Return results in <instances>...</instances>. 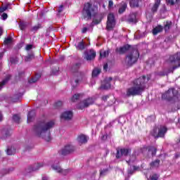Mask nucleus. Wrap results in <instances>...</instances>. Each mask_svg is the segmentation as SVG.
Returning <instances> with one entry per match:
<instances>
[{
    "mask_svg": "<svg viewBox=\"0 0 180 180\" xmlns=\"http://www.w3.org/2000/svg\"><path fill=\"white\" fill-rule=\"evenodd\" d=\"M54 121L51 120L47 122H39L33 127V131L36 136L44 139L46 141H50L51 140V136L50 134V129L54 127Z\"/></svg>",
    "mask_w": 180,
    "mask_h": 180,
    "instance_id": "nucleus-1",
    "label": "nucleus"
},
{
    "mask_svg": "<svg viewBox=\"0 0 180 180\" xmlns=\"http://www.w3.org/2000/svg\"><path fill=\"white\" fill-rule=\"evenodd\" d=\"M148 81H150V77H147L146 75L135 79L132 82L133 86L127 89V96H140L146 91V84Z\"/></svg>",
    "mask_w": 180,
    "mask_h": 180,
    "instance_id": "nucleus-2",
    "label": "nucleus"
},
{
    "mask_svg": "<svg viewBox=\"0 0 180 180\" xmlns=\"http://www.w3.org/2000/svg\"><path fill=\"white\" fill-rule=\"evenodd\" d=\"M140 58V53L138 49H132L128 53L126 54L125 58L124 60V64L127 68L133 67L135 64H137Z\"/></svg>",
    "mask_w": 180,
    "mask_h": 180,
    "instance_id": "nucleus-3",
    "label": "nucleus"
},
{
    "mask_svg": "<svg viewBox=\"0 0 180 180\" xmlns=\"http://www.w3.org/2000/svg\"><path fill=\"white\" fill-rule=\"evenodd\" d=\"M180 52H177L174 55H170L169 58L166 60L167 64L169 65H173L171 69H169L167 74L172 72L174 74V70L179 68L180 67Z\"/></svg>",
    "mask_w": 180,
    "mask_h": 180,
    "instance_id": "nucleus-4",
    "label": "nucleus"
},
{
    "mask_svg": "<svg viewBox=\"0 0 180 180\" xmlns=\"http://www.w3.org/2000/svg\"><path fill=\"white\" fill-rule=\"evenodd\" d=\"M178 95H179V93L177 90L174 88H171L162 95V99L168 101V102H175L179 99Z\"/></svg>",
    "mask_w": 180,
    "mask_h": 180,
    "instance_id": "nucleus-5",
    "label": "nucleus"
},
{
    "mask_svg": "<svg viewBox=\"0 0 180 180\" xmlns=\"http://www.w3.org/2000/svg\"><path fill=\"white\" fill-rule=\"evenodd\" d=\"M91 16H93V20L91 22V26L99 25L103 19L102 13H98V5L91 6Z\"/></svg>",
    "mask_w": 180,
    "mask_h": 180,
    "instance_id": "nucleus-6",
    "label": "nucleus"
},
{
    "mask_svg": "<svg viewBox=\"0 0 180 180\" xmlns=\"http://www.w3.org/2000/svg\"><path fill=\"white\" fill-rule=\"evenodd\" d=\"M167 131H168V129L165 126H160L158 129H153L151 135L155 137V139H160V137H164Z\"/></svg>",
    "mask_w": 180,
    "mask_h": 180,
    "instance_id": "nucleus-7",
    "label": "nucleus"
},
{
    "mask_svg": "<svg viewBox=\"0 0 180 180\" xmlns=\"http://www.w3.org/2000/svg\"><path fill=\"white\" fill-rule=\"evenodd\" d=\"M115 26H116V20H115V15L110 13L108 15L106 30H113Z\"/></svg>",
    "mask_w": 180,
    "mask_h": 180,
    "instance_id": "nucleus-8",
    "label": "nucleus"
},
{
    "mask_svg": "<svg viewBox=\"0 0 180 180\" xmlns=\"http://www.w3.org/2000/svg\"><path fill=\"white\" fill-rule=\"evenodd\" d=\"M131 153V149L122 148L120 149H117L116 158L119 160L122 157H128Z\"/></svg>",
    "mask_w": 180,
    "mask_h": 180,
    "instance_id": "nucleus-9",
    "label": "nucleus"
},
{
    "mask_svg": "<svg viewBox=\"0 0 180 180\" xmlns=\"http://www.w3.org/2000/svg\"><path fill=\"white\" fill-rule=\"evenodd\" d=\"M75 151V147L72 145H66L61 150L59 151L60 155H68Z\"/></svg>",
    "mask_w": 180,
    "mask_h": 180,
    "instance_id": "nucleus-10",
    "label": "nucleus"
},
{
    "mask_svg": "<svg viewBox=\"0 0 180 180\" xmlns=\"http://www.w3.org/2000/svg\"><path fill=\"white\" fill-rule=\"evenodd\" d=\"M89 105H91V98H88L83 100L79 104H77V108L82 110L83 109H85V108H88Z\"/></svg>",
    "mask_w": 180,
    "mask_h": 180,
    "instance_id": "nucleus-11",
    "label": "nucleus"
},
{
    "mask_svg": "<svg viewBox=\"0 0 180 180\" xmlns=\"http://www.w3.org/2000/svg\"><path fill=\"white\" fill-rule=\"evenodd\" d=\"M52 169L54 171H56L58 174H62V175H68V174H70V172L71 171L70 169H61V167H60V165H53Z\"/></svg>",
    "mask_w": 180,
    "mask_h": 180,
    "instance_id": "nucleus-12",
    "label": "nucleus"
},
{
    "mask_svg": "<svg viewBox=\"0 0 180 180\" xmlns=\"http://www.w3.org/2000/svg\"><path fill=\"white\" fill-rule=\"evenodd\" d=\"M131 48V45L126 44V45H124L123 46L120 47V48H117L115 49V51H116V53H119L120 55L126 54V53H127V51H129Z\"/></svg>",
    "mask_w": 180,
    "mask_h": 180,
    "instance_id": "nucleus-13",
    "label": "nucleus"
},
{
    "mask_svg": "<svg viewBox=\"0 0 180 180\" xmlns=\"http://www.w3.org/2000/svg\"><path fill=\"white\" fill-rule=\"evenodd\" d=\"M72 111L71 110H68V111H65L64 112H63L60 115V119L61 120H71V119H72Z\"/></svg>",
    "mask_w": 180,
    "mask_h": 180,
    "instance_id": "nucleus-14",
    "label": "nucleus"
},
{
    "mask_svg": "<svg viewBox=\"0 0 180 180\" xmlns=\"http://www.w3.org/2000/svg\"><path fill=\"white\" fill-rule=\"evenodd\" d=\"M83 13L84 16L87 15L88 19H91V3L88 2L87 4H84Z\"/></svg>",
    "mask_w": 180,
    "mask_h": 180,
    "instance_id": "nucleus-15",
    "label": "nucleus"
},
{
    "mask_svg": "<svg viewBox=\"0 0 180 180\" xmlns=\"http://www.w3.org/2000/svg\"><path fill=\"white\" fill-rule=\"evenodd\" d=\"M89 139V137H88L85 134H80L77 136V142L79 144H86L88 143V140Z\"/></svg>",
    "mask_w": 180,
    "mask_h": 180,
    "instance_id": "nucleus-16",
    "label": "nucleus"
},
{
    "mask_svg": "<svg viewBox=\"0 0 180 180\" xmlns=\"http://www.w3.org/2000/svg\"><path fill=\"white\" fill-rule=\"evenodd\" d=\"M12 135V131L9 129H3L0 132V139L5 140V139H8V137H11Z\"/></svg>",
    "mask_w": 180,
    "mask_h": 180,
    "instance_id": "nucleus-17",
    "label": "nucleus"
},
{
    "mask_svg": "<svg viewBox=\"0 0 180 180\" xmlns=\"http://www.w3.org/2000/svg\"><path fill=\"white\" fill-rule=\"evenodd\" d=\"M126 9H127V3L122 1L120 4L118 13L122 15V13H124L126 12Z\"/></svg>",
    "mask_w": 180,
    "mask_h": 180,
    "instance_id": "nucleus-18",
    "label": "nucleus"
},
{
    "mask_svg": "<svg viewBox=\"0 0 180 180\" xmlns=\"http://www.w3.org/2000/svg\"><path fill=\"white\" fill-rule=\"evenodd\" d=\"M171 27H172V22L171 21L167 20L164 22L163 30H165V33H168L171 30Z\"/></svg>",
    "mask_w": 180,
    "mask_h": 180,
    "instance_id": "nucleus-19",
    "label": "nucleus"
},
{
    "mask_svg": "<svg viewBox=\"0 0 180 180\" xmlns=\"http://www.w3.org/2000/svg\"><path fill=\"white\" fill-rule=\"evenodd\" d=\"M160 5H161V0H155V4L151 8L152 13H155L158 11V8H160Z\"/></svg>",
    "mask_w": 180,
    "mask_h": 180,
    "instance_id": "nucleus-20",
    "label": "nucleus"
},
{
    "mask_svg": "<svg viewBox=\"0 0 180 180\" xmlns=\"http://www.w3.org/2000/svg\"><path fill=\"white\" fill-rule=\"evenodd\" d=\"M140 3H141V0H130L129 6L131 8H139Z\"/></svg>",
    "mask_w": 180,
    "mask_h": 180,
    "instance_id": "nucleus-21",
    "label": "nucleus"
},
{
    "mask_svg": "<svg viewBox=\"0 0 180 180\" xmlns=\"http://www.w3.org/2000/svg\"><path fill=\"white\" fill-rule=\"evenodd\" d=\"M162 30H164V27H162V25H159L156 26L153 30V36H157V34L158 33H161V32H162Z\"/></svg>",
    "mask_w": 180,
    "mask_h": 180,
    "instance_id": "nucleus-22",
    "label": "nucleus"
},
{
    "mask_svg": "<svg viewBox=\"0 0 180 180\" xmlns=\"http://www.w3.org/2000/svg\"><path fill=\"white\" fill-rule=\"evenodd\" d=\"M89 46V44H85L84 41H82L77 44V46H76L77 50L82 51L84 49H86Z\"/></svg>",
    "mask_w": 180,
    "mask_h": 180,
    "instance_id": "nucleus-23",
    "label": "nucleus"
},
{
    "mask_svg": "<svg viewBox=\"0 0 180 180\" xmlns=\"http://www.w3.org/2000/svg\"><path fill=\"white\" fill-rule=\"evenodd\" d=\"M34 116H36V112L34 110L30 111L27 115V123H30V122H33V120L34 119Z\"/></svg>",
    "mask_w": 180,
    "mask_h": 180,
    "instance_id": "nucleus-24",
    "label": "nucleus"
},
{
    "mask_svg": "<svg viewBox=\"0 0 180 180\" xmlns=\"http://www.w3.org/2000/svg\"><path fill=\"white\" fill-rule=\"evenodd\" d=\"M127 20L129 23H137V15L136 13H131Z\"/></svg>",
    "mask_w": 180,
    "mask_h": 180,
    "instance_id": "nucleus-25",
    "label": "nucleus"
},
{
    "mask_svg": "<svg viewBox=\"0 0 180 180\" xmlns=\"http://www.w3.org/2000/svg\"><path fill=\"white\" fill-rule=\"evenodd\" d=\"M148 153H151L152 157L157 155V148L155 146H148Z\"/></svg>",
    "mask_w": 180,
    "mask_h": 180,
    "instance_id": "nucleus-26",
    "label": "nucleus"
},
{
    "mask_svg": "<svg viewBox=\"0 0 180 180\" xmlns=\"http://www.w3.org/2000/svg\"><path fill=\"white\" fill-rule=\"evenodd\" d=\"M160 162H161V161L159 159H156L155 160L151 162L150 163V168H158V167H160Z\"/></svg>",
    "mask_w": 180,
    "mask_h": 180,
    "instance_id": "nucleus-27",
    "label": "nucleus"
},
{
    "mask_svg": "<svg viewBox=\"0 0 180 180\" xmlns=\"http://www.w3.org/2000/svg\"><path fill=\"white\" fill-rule=\"evenodd\" d=\"M11 79V75H8L5 79H4L1 82H0V91L4 88V85L8 83V81Z\"/></svg>",
    "mask_w": 180,
    "mask_h": 180,
    "instance_id": "nucleus-28",
    "label": "nucleus"
},
{
    "mask_svg": "<svg viewBox=\"0 0 180 180\" xmlns=\"http://www.w3.org/2000/svg\"><path fill=\"white\" fill-rule=\"evenodd\" d=\"M16 153V149H15V147H8L6 149V153L7 155H13Z\"/></svg>",
    "mask_w": 180,
    "mask_h": 180,
    "instance_id": "nucleus-29",
    "label": "nucleus"
},
{
    "mask_svg": "<svg viewBox=\"0 0 180 180\" xmlns=\"http://www.w3.org/2000/svg\"><path fill=\"white\" fill-rule=\"evenodd\" d=\"M109 53H110L109 50H107V51L101 50L100 58H106V57L109 56Z\"/></svg>",
    "mask_w": 180,
    "mask_h": 180,
    "instance_id": "nucleus-30",
    "label": "nucleus"
},
{
    "mask_svg": "<svg viewBox=\"0 0 180 180\" xmlns=\"http://www.w3.org/2000/svg\"><path fill=\"white\" fill-rule=\"evenodd\" d=\"M101 69L99 68H95L94 70H93L92 73H91V77L94 78L95 77H98L99 75V74H101Z\"/></svg>",
    "mask_w": 180,
    "mask_h": 180,
    "instance_id": "nucleus-31",
    "label": "nucleus"
},
{
    "mask_svg": "<svg viewBox=\"0 0 180 180\" xmlns=\"http://www.w3.org/2000/svg\"><path fill=\"white\" fill-rule=\"evenodd\" d=\"M84 54L85 60H87V61L91 60V49L85 51Z\"/></svg>",
    "mask_w": 180,
    "mask_h": 180,
    "instance_id": "nucleus-32",
    "label": "nucleus"
},
{
    "mask_svg": "<svg viewBox=\"0 0 180 180\" xmlns=\"http://www.w3.org/2000/svg\"><path fill=\"white\" fill-rule=\"evenodd\" d=\"M79 67H81V63H77L75 64V65L72 67V72H78V70H79Z\"/></svg>",
    "mask_w": 180,
    "mask_h": 180,
    "instance_id": "nucleus-33",
    "label": "nucleus"
},
{
    "mask_svg": "<svg viewBox=\"0 0 180 180\" xmlns=\"http://www.w3.org/2000/svg\"><path fill=\"white\" fill-rule=\"evenodd\" d=\"M110 86H111L110 82L105 80V83L103 84H102L101 89H110Z\"/></svg>",
    "mask_w": 180,
    "mask_h": 180,
    "instance_id": "nucleus-34",
    "label": "nucleus"
},
{
    "mask_svg": "<svg viewBox=\"0 0 180 180\" xmlns=\"http://www.w3.org/2000/svg\"><path fill=\"white\" fill-rule=\"evenodd\" d=\"M81 96H82V94H75L71 98L72 102H77V101H78Z\"/></svg>",
    "mask_w": 180,
    "mask_h": 180,
    "instance_id": "nucleus-35",
    "label": "nucleus"
},
{
    "mask_svg": "<svg viewBox=\"0 0 180 180\" xmlns=\"http://www.w3.org/2000/svg\"><path fill=\"white\" fill-rule=\"evenodd\" d=\"M43 167V164L37 163L35 164L32 167V171H37V169H39Z\"/></svg>",
    "mask_w": 180,
    "mask_h": 180,
    "instance_id": "nucleus-36",
    "label": "nucleus"
},
{
    "mask_svg": "<svg viewBox=\"0 0 180 180\" xmlns=\"http://www.w3.org/2000/svg\"><path fill=\"white\" fill-rule=\"evenodd\" d=\"M22 96L23 94L19 93L18 94L15 96L14 98H13V102H19V100L20 99V98H22Z\"/></svg>",
    "mask_w": 180,
    "mask_h": 180,
    "instance_id": "nucleus-37",
    "label": "nucleus"
},
{
    "mask_svg": "<svg viewBox=\"0 0 180 180\" xmlns=\"http://www.w3.org/2000/svg\"><path fill=\"white\" fill-rule=\"evenodd\" d=\"M13 120L14 122H15V123H20V116L19 115H17V114L14 115L13 116Z\"/></svg>",
    "mask_w": 180,
    "mask_h": 180,
    "instance_id": "nucleus-38",
    "label": "nucleus"
},
{
    "mask_svg": "<svg viewBox=\"0 0 180 180\" xmlns=\"http://www.w3.org/2000/svg\"><path fill=\"white\" fill-rule=\"evenodd\" d=\"M27 27V22H21L19 23V27L20 30H25V29H26Z\"/></svg>",
    "mask_w": 180,
    "mask_h": 180,
    "instance_id": "nucleus-39",
    "label": "nucleus"
},
{
    "mask_svg": "<svg viewBox=\"0 0 180 180\" xmlns=\"http://www.w3.org/2000/svg\"><path fill=\"white\" fill-rule=\"evenodd\" d=\"M33 58H34V54L31 53L25 57V61L27 62L32 61Z\"/></svg>",
    "mask_w": 180,
    "mask_h": 180,
    "instance_id": "nucleus-40",
    "label": "nucleus"
},
{
    "mask_svg": "<svg viewBox=\"0 0 180 180\" xmlns=\"http://www.w3.org/2000/svg\"><path fill=\"white\" fill-rule=\"evenodd\" d=\"M39 78H40V75H37L34 78L30 79V81H29L30 84H33L34 82H37V79H39Z\"/></svg>",
    "mask_w": 180,
    "mask_h": 180,
    "instance_id": "nucleus-41",
    "label": "nucleus"
},
{
    "mask_svg": "<svg viewBox=\"0 0 180 180\" xmlns=\"http://www.w3.org/2000/svg\"><path fill=\"white\" fill-rule=\"evenodd\" d=\"M18 62H19V60L18 59V58L16 57L10 58V63H11V64H18Z\"/></svg>",
    "mask_w": 180,
    "mask_h": 180,
    "instance_id": "nucleus-42",
    "label": "nucleus"
},
{
    "mask_svg": "<svg viewBox=\"0 0 180 180\" xmlns=\"http://www.w3.org/2000/svg\"><path fill=\"white\" fill-rule=\"evenodd\" d=\"M4 44H11V43H12V37H8L4 39Z\"/></svg>",
    "mask_w": 180,
    "mask_h": 180,
    "instance_id": "nucleus-43",
    "label": "nucleus"
},
{
    "mask_svg": "<svg viewBox=\"0 0 180 180\" xmlns=\"http://www.w3.org/2000/svg\"><path fill=\"white\" fill-rule=\"evenodd\" d=\"M160 178V174L157 173H154L152 176H150V180H158Z\"/></svg>",
    "mask_w": 180,
    "mask_h": 180,
    "instance_id": "nucleus-44",
    "label": "nucleus"
},
{
    "mask_svg": "<svg viewBox=\"0 0 180 180\" xmlns=\"http://www.w3.org/2000/svg\"><path fill=\"white\" fill-rule=\"evenodd\" d=\"M109 171V169H103L100 170L101 176H103V175H106V173Z\"/></svg>",
    "mask_w": 180,
    "mask_h": 180,
    "instance_id": "nucleus-45",
    "label": "nucleus"
},
{
    "mask_svg": "<svg viewBox=\"0 0 180 180\" xmlns=\"http://www.w3.org/2000/svg\"><path fill=\"white\" fill-rule=\"evenodd\" d=\"M40 27H41V25L40 24H38L37 25H35L32 28V31L37 32V30H39V29H40Z\"/></svg>",
    "mask_w": 180,
    "mask_h": 180,
    "instance_id": "nucleus-46",
    "label": "nucleus"
},
{
    "mask_svg": "<svg viewBox=\"0 0 180 180\" xmlns=\"http://www.w3.org/2000/svg\"><path fill=\"white\" fill-rule=\"evenodd\" d=\"M147 151H148V146H143L141 148V152L142 154H146Z\"/></svg>",
    "mask_w": 180,
    "mask_h": 180,
    "instance_id": "nucleus-47",
    "label": "nucleus"
},
{
    "mask_svg": "<svg viewBox=\"0 0 180 180\" xmlns=\"http://www.w3.org/2000/svg\"><path fill=\"white\" fill-rule=\"evenodd\" d=\"M54 106L56 108H61L63 106V101H57L55 103Z\"/></svg>",
    "mask_w": 180,
    "mask_h": 180,
    "instance_id": "nucleus-48",
    "label": "nucleus"
},
{
    "mask_svg": "<svg viewBox=\"0 0 180 180\" xmlns=\"http://www.w3.org/2000/svg\"><path fill=\"white\" fill-rule=\"evenodd\" d=\"M166 4L167 5H171L172 6H174L175 5V1L174 0H165Z\"/></svg>",
    "mask_w": 180,
    "mask_h": 180,
    "instance_id": "nucleus-49",
    "label": "nucleus"
},
{
    "mask_svg": "<svg viewBox=\"0 0 180 180\" xmlns=\"http://www.w3.org/2000/svg\"><path fill=\"white\" fill-rule=\"evenodd\" d=\"M96 57V52L94 50H91V60L95 58Z\"/></svg>",
    "mask_w": 180,
    "mask_h": 180,
    "instance_id": "nucleus-50",
    "label": "nucleus"
},
{
    "mask_svg": "<svg viewBox=\"0 0 180 180\" xmlns=\"http://www.w3.org/2000/svg\"><path fill=\"white\" fill-rule=\"evenodd\" d=\"M158 75L159 77H165V75H168V74H167V72L165 71H161L158 72Z\"/></svg>",
    "mask_w": 180,
    "mask_h": 180,
    "instance_id": "nucleus-51",
    "label": "nucleus"
},
{
    "mask_svg": "<svg viewBox=\"0 0 180 180\" xmlns=\"http://www.w3.org/2000/svg\"><path fill=\"white\" fill-rule=\"evenodd\" d=\"M110 96L109 95H106V96H103L101 97L102 101H103L104 102H106V101H108V99H109Z\"/></svg>",
    "mask_w": 180,
    "mask_h": 180,
    "instance_id": "nucleus-52",
    "label": "nucleus"
},
{
    "mask_svg": "<svg viewBox=\"0 0 180 180\" xmlns=\"http://www.w3.org/2000/svg\"><path fill=\"white\" fill-rule=\"evenodd\" d=\"M1 18L3 20H6L8 19V14H6V13H4Z\"/></svg>",
    "mask_w": 180,
    "mask_h": 180,
    "instance_id": "nucleus-53",
    "label": "nucleus"
},
{
    "mask_svg": "<svg viewBox=\"0 0 180 180\" xmlns=\"http://www.w3.org/2000/svg\"><path fill=\"white\" fill-rule=\"evenodd\" d=\"M110 8H113V1L112 0L108 1V9H110Z\"/></svg>",
    "mask_w": 180,
    "mask_h": 180,
    "instance_id": "nucleus-54",
    "label": "nucleus"
},
{
    "mask_svg": "<svg viewBox=\"0 0 180 180\" xmlns=\"http://www.w3.org/2000/svg\"><path fill=\"white\" fill-rule=\"evenodd\" d=\"M101 140H103V141H106V140H108V134L103 135L101 136Z\"/></svg>",
    "mask_w": 180,
    "mask_h": 180,
    "instance_id": "nucleus-55",
    "label": "nucleus"
},
{
    "mask_svg": "<svg viewBox=\"0 0 180 180\" xmlns=\"http://www.w3.org/2000/svg\"><path fill=\"white\" fill-rule=\"evenodd\" d=\"M2 57H4V53L0 54V70L2 68Z\"/></svg>",
    "mask_w": 180,
    "mask_h": 180,
    "instance_id": "nucleus-56",
    "label": "nucleus"
},
{
    "mask_svg": "<svg viewBox=\"0 0 180 180\" xmlns=\"http://www.w3.org/2000/svg\"><path fill=\"white\" fill-rule=\"evenodd\" d=\"M32 47H33L32 45L28 44V45L26 46L25 50H27V51L32 50Z\"/></svg>",
    "mask_w": 180,
    "mask_h": 180,
    "instance_id": "nucleus-57",
    "label": "nucleus"
},
{
    "mask_svg": "<svg viewBox=\"0 0 180 180\" xmlns=\"http://www.w3.org/2000/svg\"><path fill=\"white\" fill-rule=\"evenodd\" d=\"M9 8V4H7L3 7H1V9H3V12H5L8 8Z\"/></svg>",
    "mask_w": 180,
    "mask_h": 180,
    "instance_id": "nucleus-58",
    "label": "nucleus"
},
{
    "mask_svg": "<svg viewBox=\"0 0 180 180\" xmlns=\"http://www.w3.org/2000/svg\"><path fill=\"white\" fill-rule=\"evenodd\" d=\"M63 9H64V6L61 5L58 10V13H61V12H63Z\"/></svg>",
    "mask_w": 180,
    "mask_h": 180,
    "instance_id": "nucleus-59",
    "label": "nucleus"
},
{
    "mask_svg": "<svg viewBox=\"0 0 180 180\" xmlns=\"http://www.w3.org/2000/svg\"><path fill=\"white\" fill-rule=\"evenodd\" d=\"M78 79H75V84H74V82H72V86H77V85H78Z\"/></svg>",
    "mask_w": 180,
    "mask_h": 180,
    "instance_id": "nucleus-60",
    "label": "nucleus"
},
{
    "mask_svg": "<svg viewBox=\"0 0 180 180\" xmlns=\"http://www.w3.org/2000/svg\"><path fill=\"white\" fill-rule=\"evenodd\" d=\"M87 31H88V27H84L82 30V33H86Z\"/></svg>",
    "mask_w": 180,
    "mask_h": 180,
    "instance_id": "nucleus-61",
    "label": "nucleus"
},
{
    "mask_svg": "<svg viewBox=\"0 0 180 180\" xmlns=\"http://www.w3.org/2000/svg\"><path fill=\"white\" fill-rule=\"evenodd\" d=\"M134 172H135L134 171V169H130L128 170V174H129V175H133V173H134Z\"/></svg>",
    "mask_w": 180,
    "mask_h": 180,
    "instance_id": "nucleus-62",
    "label": "nucleus"
},
{
    "mask_svg": "<svg viewBox=\"0 0 180 180\" xmlns=\"http://www.w3.org/2000/svg\"><path fill=\"white\" fill-rule=\"evenodd\" d=\"M139 168L140 167L139 166H133V169L135 172L136 171H139Z\"/></svg>",
    "mask_w": 180,
    "mask_h": 180,
    "instance_id": "nucleus-63",
    "label": "nucleus"
},
{
    "mask_svg": "<svg viewBox=\"0 0 180 180\" xmlns=\"http://www.w3.org/2000/svg\"><path fill=\"white\" fill-rule=\"evenodd\" d=\"M42 180H49V177L44 176V177H42Z\"/></svg>",
    "mask_w": 180,
    "mask_h": 180,
    "instance_id": "nucleus-64",
    "label": "nucleus"
}]
</instances>
